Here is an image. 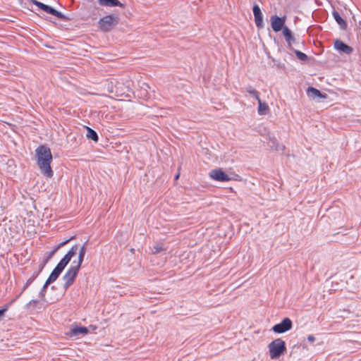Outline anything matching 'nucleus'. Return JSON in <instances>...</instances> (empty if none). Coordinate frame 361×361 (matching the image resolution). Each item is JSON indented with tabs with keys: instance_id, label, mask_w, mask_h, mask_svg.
Segmentation results:
<instances>
[{
	"instance_id": "nucleus-1",
	"label": "nucleus",
	"mask_w": 361,
	"mask_h": 361,
	"mask_svg": "<svg viewBox=\"0 0 361 361\" xmlns=\"http://www.w3.org/2000/svg\"><path fill=\"white\" fill-rule=\"evenodd\" d=\"M37 166L41 173L47 178H51L54 172L51 167L53 160L52 154L49 147L46 145H39L35 149Z\"/></svg>"
},
{
	"instance_id": "nucleus-2",
	"label": "nucleus",
	"mask_w": 361,
	"mask_h": 361,
	"mask_svg": "<svg viewBox=\"0 0 361 361\" xmlns=\"http://www.w3.org/2000/svg\"><path fill=\"white\" fill-rule=\"evenodd\" d=\"M269 355L272 360L278 359L286 351L285 341L281 338H276L271 341L269 345Z\"/></svg>"
},
{
	"instance_id": "nucleus-3",
	"label": "nucleus",
	"mask_w": 361,
	"mask_h": 361,
	"mask_svg": "<svg viewBox=\"0 0 361 361\" xmlns=\"http://www.w3.org/2000/svg\"><path fill=\"white\" fill-rule=\"evenodd\" d=\"M118 18L114 15H107L102 18L99 22V27L103 32L110 31L118 24Z\"/></svg>"
},
{
	"instance_id": "nucleus-4",
	"label": "nucleus",
	"mask_w": 361,
	"mask_h": 361,
	"mask_svg": "<svg viewBox=\"0 0 361 361\" xmlns=\"http://www.w3.org/2000/svg\"><path fill=\"white\" fill-rule=\"evenodd\" d=\"M80 268L78 267L71 266L66 272V274L63 276V280L64 281L63 288L65 290H67L69 287L73 285L74 283L77 275L79 272Z\"/></svg>"
},
{
	"instance_id": "nucleus-5",
	"label": "nucleus",
	"mask_w": 361,
	"mask_h": 361,
	"mask_svg": "<svg viewBox=\"0 0 361 361\" xmlns=\"http://www.w3.org/2000/svg\"><path fill=\"white\" fill-rule=\"evenodd\" d=\"M292 321L288 318H284L280 323L275 324L272 327V331L277 334L285 333L292 329Z\"/></svg>"
},
{
	"instance_id": "nucleus-6",
	"label": "nucleus",
	"mask_w": 361,
	"mask_h": 361,
	"mask_svg": "<svg viewBox=\"0 0 361 361\" xmlns=\"http://www.w3.org/2000/svg\"><path fill=\"white\" fill-rule=\"evenodd\" d=\"M209 177L212 179L219 182H227L232 180V178L220 168L211 170L209 172Z\"/></svg>"
},
{
	"instance_id": "nucleus-7",
	"label": "nucleus",
	"mask_w": 361,
	"mask_h": 361,
	"mask_svg": "<svg viewBox=\"0 0 361 361\" xmlns=\"http://www.w3.org/2000/svg\"><path fill=\"white\" fill-rule=\"evenodd\" d=\"M270 21L271 28L276 32H279L281 30H283V27H286L284 25L286 22V16L281 18L276 15H274L271 17Z\"/></svg>"
},
{
	"instance_id": "nucleus-8",
	"label": "nucleus",
	"mask_w": 361,
	"mask_h": 361,
	"mask_svg": "<svg viewBox=\"0 0 361 361\" xmlns=\"http://www.w3.org/2000/svg\"><path fill=\"white\" fill-rule=\"evenodd\" d=\"M255 23L257 28L261 29L264 27L263 16L259 6L255 4L252 8Z\"/></svg>"
},
{
	"instance_id": "nucleus-9",
	"label": "nucleus",
	"mask_w": 361,
	"mask_h": 361,
	"mask_svg": "<svg viewBox=\"0 0 361 361\" xmlns=\"http://www.w3.org/2000/svg\"><path fill=\"white\" fill-rule=\"evenodd\" d=\"M65 267H66L61 264V263L59 262L47 279V284H51L54 282L59 278Z\"/></svg>"
},
{
	"instance_id": "nucleus-10",
	"label": "nucleus",
	"mask_w": 361,
	"mask_h": 361,
	"mask_svg": "<svg viewBox=\"0 0 361 361\" xmlns=\"http://www.w3.org/2000/svg\"><path fill=\"white\" fill-rule=\"evenodd\" d=\"M334 47L340 52L346 54L348 55L350 54L353 51V49L351 47L345 44L343 41L340 39L335 40Z\"/></svg>"
},
{
	"instance_id": "nucleus-11",
	"label": "nucleus",
	"mask_w": 361,
	"mask_h": 361,
	"mask_svg": "<svg viewBox=\"0 0 361 361\" xmlns=\"http://www.w3.org/2000/svg\"><path fill=\"white\" fill-rule=\"evenodd\" d=\"M283 35L285 37L286 42H287L288 48L292 51L294 50L292 45L295 42V38L293 35L291 30L288 27H284Z\"/></svg>"
},
{
	"instance_id": "nucleus-12",
	"label": "nucleus",
	"mask_w": 361,
	"mask_h": 361,
	"mask_svg": "<svg viewBox=\"0 0 361 361\" xmlns=\"http://www.w3.org/2000/svg\"><path fill=\"white\" fill-rule=\"evenodd\" d=\"M78 250V245H73L68 252L64 255V257L60 260V263L63 266L66 267L67 264L70 262L71 258L76 254V252Z\"/></svg>"
},
{
	"instance_id": "nucleus-13",
	"label": "nucleus",
	"mask_w": 361,
	"mask_h": 361,
	"mask_svg": "<svg viewBox=\"0 0 361 361\" xmlns=\"http://www.w3.org/2000/svg\"><path fill=\"white\" fill-rule=\"evenodd\" d=\"M307 94L309 98L315 99L317 98H326V94H322L319 90L313 87H309L307 90Z\"/></svg>"
},
{
	"instance_id": "nucleus-14",
	"label": "nucleus",
	"mask_w": 361,
	"mask_h": 361,
	"mask_svg": "<svg viewBox=\"0 0 361 361\" xmlns=\"http://www.w3.org/2000/svg\"><path fill=\"white\" fill-rule=\"evenodd\" d=\"M268 137H269L268 145H269L270 147H271L277 151L284 150L285 147L283 145H279L278 140L274 135H271V134L269 133Z\"/></svg>"
},
{
	"instance_id": "nucleus-15",
	"label": "nucleus",
	"mask_w": 361,
	"mask_h": 361,
	"mask_svg": "<svg viewBox=\"0 0 361 361\" xmlns=\"http://www.w3.org/2000/svg\"><path fill=\"white\" fill-rule=\"evenodd\" d=\"M42 10L47 13L57 17L59 19H65V16L62 13L56 11L55 8L49 5L44 4Z\"/></svg>"
},
{
	"instance_id": "nucleus-16",
	"label": "nucleus",
	"mask_w": 361,
	"mask_h": 361,
	"mask_svg": "<svg viewBox=\"0 0 361 361\" xmlns=\"http://www.w3.org/2000/svg\"><path fill=\"white\" fill-rule=\"evenodd\" d=\"M98 3L99 5L103 6H119L123 7V4L121 3L118 0H98Z\"/></svg>"
},
{
	"instance_id": "nucleus-17",
	"label": "nucleus",
	"mask_w": 361,
	"mask_h": 361,
	"mask_svg": "<svg viewBox=\"0 0 361 361\" xmlns=\"http://www.w3.org/2000/svg\"><path fill=\"white\" fill-rule=\"evenodd\" d=\"M88 332V330L86 327L84 326H79V327H75L71 330V331L68 334L70 336H77L80 334H87Z\"/></svg>"
},
{
	"instance_id": "nucleus-18",
	"label": "nucleus",
	"mask_w": 361,
	"mask_h": 361,
	"mask_svg": "<svg viewBox=\"0 0 361 361\" xmlns=\"http://www.w3.org/2000/svg\"><path fill=\"white\" fill-rule=\"evenodd\" d=\"M86 243L80 247L78 252V262L75 267H78L80 269L82 263L84 260V257L87 251L86 249Z\"/></svg>"
},
{
	"instance_id": "nucleus-19",
	"label": "nucleus",
	"mask_w": 361,
	"mask_h": 361,
	"mask_svg": "<svg viewBox=\"0 0 361 361\" xmlns=\"http://www.w3.org/2000/svg\"><path fill=\"white\" fill-rule=\"evenodd\" d=\"M332 15L336 21V23L339 25L340 27L343 30L346 29L347 27V23L342 18V17L340 16L338 12L334 11L332 13Z\"/></svg>"
},
{
	"instance_id": "nucleus-20",
	"label": "nucleus",
	"mask_w": 361,
	"mask_h": 361,
	"mask_svg": "<svg viewBox=\"0 0 361 361\" xmlns=\"http://www.w3.org/2000/svg\"><path fill=\"white\" fill-rule=\"evenodd\" d=\"M258 102V113L259 115H266L269 111V106L265 103L262 102L260 98L257 99Z\"/></svg>"
},
{
	"instance_id": "nucleus-21",
	"label": "nucleus",
	"mask_w": 361,
	"mask_h": 361,
	"mask_svg": "<svg viewBox=\"0 0 361 361\" xmlns=\"http://www.w3.org/2000/svg\"><path fill=\"white\" fill-rule=\"evenodd\" d=\"M37 275H38V274H37V273H34V274H32V276L27 280L26 283H25V285H24V286H23V287L22 292H21L19 295H18L16 296V298H14L13 300H12L11 301V303H13V302H15V301H16V300L18 298H19V297H20V295L22 294V293H23L24 290H25L27 289V287H28V286H30V285L33 282V281L36 279V277L37 276Z\"/></svg>"
},
{
	"instance_id": "nucleus-22",
	"label": "nucleus",
	"mask_w": 361,
	"mask_h": 361,
	"mask_svg": "<svg viewBox=\"0 0 361 361\" xmlns=\"http://www.w3.org/2000/svg\"><path fill=\"white\" fill-rule=\"evenodd\" d=\"M86 128H87V134H86L87 137L89 139H91L93 141H94L95 142H97L99 140V137H98V135L96 133V131L90 127H86Z\"/></svg>"
},
{
	"instance_id": "nucleus-23",
	"label": "nucleus",
	"mask_w": 361,
	"mask_h": 361,
	"mask_svg": "<svg viewBox=\"0 0 361 361\" xmlns=\"http://www.w3.org/2000/svg\"><path fill=\"white\" fill-rule=\"evenodd\" d=\"M152 254H158L166 250V247L162 243H156L151 248Z\"/></svg>"
},
{
	"instance_id": "nucleus-24",
	"label": "nucleus",
	"mask_w": 361,
	"mask_h": 361,
	"mask_svg": "<svg viewBox=\"0 0 361 361\" xmlns=\"http://www.w3.org/2000/svg\"><path fill=\"white\" fill-rule=\"evenodd\" d=\"M245 90L252 97L255 98L256 99H259V92L254 87H252V86H247L246 87Z\"/></svg>"
},
{
	"instance_id": "nucleus-25",
	"label": "nucleus",
	"mask_w": 361,
	"mask_h": 361,
	"mask_svg": "<svg viewBox=\"0 0 361 361\" xmlns=\"http://www.w3.org/2000/svg\"><path fill=\"white\" fill-rule=\"evenodd\" d=\"M56 252V249L54 248L53 250L45 253V256H44V264H47L49 261V259L54 255Z\"/></svg>"
},
{
	"instance_id": "nucleus-26",
	"label": "nucleus",
	"mask_w": 361,
	"mask_h": 361,
	"mask_svg": "<svg viewBox=\"0 0 361 361\" xmlns=\"http://www.w3.org/2000/svg\"><path fill=\"white\" fill-rule=\"evenodd\" d=\"M293 51H294V53L295 54V55L300 60L303 61H305L307 60L308 56L305 53H303L300 51H298V50H293Z\"/></svg>"
},
{
	"instance_id": "nucleus-27",
	"label": "nucleus",
	"mask_w": 361,
	"mask_h": 361,
	"mask_svg": "<svg viewBox=\"0 0 361 361\" xmlns=\"http://www.w3.org/2000/svg\"><path fill=\"white\" fill-rule=\"evenodd\" d=\"M38 303L39 300H32L26 305L25 308L27 310H33L37 307Z\"/></svg>"
},
{
	"instance_id": "nucleus-28",
	"label": "nucleus",
	"mask_w": 361,
	"mask_h": 361,
	"mask_svg": "<svg viewBox=\"0 0 361 361\" xmlns=\"http://www.w3.org/2000/svg\"><path fill=\"white\" fill-rule=\"evenodd\" d=\"M49 284H47V281L45 282V283L44 284L43 287L42 288L39 293V296L42 298V299H44V296H45V293H46V291H47V288L48 287Z\"/></svg>"
},
{
	"instance_id": "nucleus-29",
	"label": "nucleus",
	"mask_w": 361,
	"mask_h": 361,
	"mask_svg": "<svg viewBox=\"0 0 361 361\" xmlns=\"http://www.w3.org/2000/svg\"><path fill=\"white\" fill-rule=\"evenodd\" d=\"M10 304H11V303L10 302L9 304L6 305L4 308L0 309V320L4 316V314L8 309Z\"/></svg>"
},
{
	"instance_id": "nucleus-30",
	"label": "nucleus",
	"mask_w": 361,
	"mask_h": 361,
	"mask_svg": "<svg viewBox=\"0 0 361 361\" xmlns=\"http://www.w3.org/2000/svg\"><path fill=\"white\" fill-rule=\"evenodd\" d=\"M73 239V237L70 238L69 239L65 240V241H63L61 243H60L56 247H55L54 248L56 249V251L63 247L65 245H66L70 240H71Z\"/></svg>"
},
{
	"instance_id": "nucleus-31",
	"label": "nucleus",
	"mask_w": 361,
	"mask_h": 361,
	"mask_svg": "<svg viewBox=\"0 0 361 361\" xmlns=\"http://www.w3.org/2000/svg\"><path fill=\"white\" fill-rule=\"evenodd\" d=\"M32 4H34L35 5H36L37 6H38L39 8L42 9L44 4L42 3V2H39L37 0H32Z\"/></svg>"
},
{
	"instance_id": "nucleus-32",
	"label": "nucleus",
	"mask_w": 361,
	"mask_h": 361,
	"mask_svg": "<svg viewBox=\"0 0 361 361\" xmlns=\"http://www.w3.org/2000/svg\"><path fill=\"white\" fill-rule=\"evenodd\" d=\"M307 341L311 343H313L315 341V337L313 335H309L307 336Z\"/></svg>"
},
{
	"instance_id": "nucleus-33",
	"label": "nucleus",
	"mask_w": 361,
	"mask_h": 361,
	"mask_svg": "<svg viewBox=\"0 0 361 361\" xmlns=\"http://www.w3.org/2000/svg\"><path fill=\"white\" fill-rule=\"evenodd\" d=\"M178 177H179V174H178V175H176V176L175 179H176H176H178Z\"/></svg>"
}]
</instances>
